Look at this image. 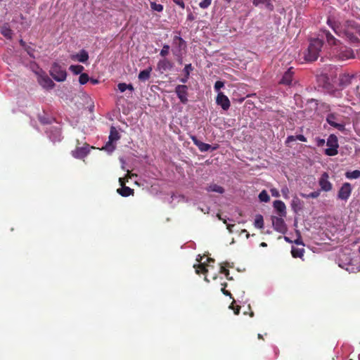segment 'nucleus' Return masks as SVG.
Segmentation results:
<instances>
[{
    "label": "nucleus",
    "instance_id": "obj_22",
    "mask_svg": "<svg viewBox=\"0 0 360 360\" xmlns=\"http://www.w3.org/2000/svg\"><path fill=\"white\" fill-rule=\"evenodd\" d=\"M1 34L8 39H11L13 37V30L8 23H4L0 27Z\"/></svg>",
    "mask_w": 360,
    "mask_h": 360
},
{
    "label": "nucleus",
    "instance_id": "obj_23",
    "mask_svg": "<svg viewBox=\"0 0 360 360\" xmlns=\"http://www.w3.org/2000/svg\"><path fill=\"white\" fill-rule=\"evenodd\" d=\"M323 34L324 35L326 40L329 46H337L340 44V41L336 39L328 30H323Z\"/></svg>",
    "mask_w": 360,
    "mask_h": 360
},
{
    "label": "nucleus",
    "instance_id": "obj_60",
    "mask_svg": "<svg viewBox=\"0 0 360 360\" xmlns=\"http://www.w3.org/2000/svg\"><path fill=\"white\" fill-rule=\"evenodd\" d=\"M257 338H258L259 340H262V338H262V335H260V333H258V334H257Z\"/></svg>",
    "mask_w": 360,
    "mask_h": 360
},
{
    "label": "nucleus",
    "instance_id": "obj_26",
    "mask_svg": "<svg viewBox=\"0 0 360 360\" xmlns=\"http://www.w3.org/2000/svg\"><path fill=\"white\" fill-rule=\"evenodd\" d=\"M153 70L152 67H148L147 69L143 70L139 74V79L141 82H146L149 79L151 72Z\"/></svg>",
    "mask_w": 360,
    "mask_h": 360
},
{
    "label": "nucleus",
    "instance_id": "obj_51",
    "mask_svg": "<svg viewBox=\"0 0 360 360\" xmlns=\"http://www.w3.org/2000/svg\"><path fill=\"white\" fill-rule=\"evenodd\" d=\"M220 271L221 273H224L226 276H228V275L229 274V270L224 267V266H221Z\"/></svg>",
    "mask_w": 360,
    "mask_h": 360
},
{
    "label": "nucleus",
    "instance_id": "obj_32",
    "mask_svg": "<svg viewBox=\"0 0 360 360\" xmlns=\"http://www.w3.org/2000/svg\"><path fill=\"white\" fill-rule=\"evenodd\" d=\"M193 266L195 268V272L197 274H199L200 271L205 274L208 271V269L207 268V266L205 263H200V264H195L193 265Z\"/></svg>",
    "mask_w": 360,
    "mask_h": 360
},
{
    "label": "nucleus",
    "instance_id": "obj_27",
    "mask_svg": "<svg viewBox=\"0 0 360 360\" xmlns=\"http://www.w3.org/2000/svg\"><path fill=\"white\" fill-rule=\"evenodd\" d=\"M291 206L292 210L295 212H297L302 208V202L297 195H295L292 200Z\"/></svg>",
    "mask_w": 360,
    "mask_h": 360
},
{
    "label": "nucleus",
    "instance_id": "obj_20",
    "mask_svg": "<svg viewBox=\"0 0 360 360\" xmlns=\"http://www.w3.org/2000/svg\"><path fill=\"white\" fill-rule=\"evenodd\" d=\"M39 82L43 88H45L46 89H53L56 86L54 82L47 76L41 77L39 80Z\"/></svg>",
    "mask_w": 360,
    "mask_h": 360
},
{
    "label": "nucleus",
    "instance_id": "obj_58",
    "mask_svg": "<svg viewBox=\"0 0 360 360\" xmlns=\"http://www.w3.org/2000/svg\"><path fill=\"white\" fill-rule=\"evenodd\" d=\"M243 233H246V238H248L250 237V234L248 233V232L245 230V229H243L242 231Z\"/></svg>",
    "mask_w": 360,
    "mask_h": 360
},
{
    "label": "nucleus",
    "instance_id": "obj_36",
    "mask_svg": "<svg viewBox=\"0 0 360 360\" xmlns=\"http://www.w3.org/2000/svg\"><path fill=\"white\" fill-rule=\"evenodd\" d=\"M89 80V77L86 73H82L79 78V82L81 84H85Z\"/></svg>",
    "mask_w": 360,
    "mask_h": 360
},
{
    "label": "nucleus",
    "instance_id": "obj_14",
    "mask_svg": "<svg viewBox=\"0 0 360 360\" xmlns=\"http://www.w3.org/2000/svg\"><path fill=\"white\" fill-rule=\"evenodd\" d=\"M294 74L293 68L292 67L288 68V70L283 74L279 83L284 85H291L294 80Z\"/></svg>",
    "mask_w": 360,
    "mask_h": 360
},
{
    "label": "nucleus",
    "instance_id": "obj_56",
    "mask_svg": "<svg viewBox=\"0 0 360 360\" xmlns=\"http://www.w3.org/2000/svg\"><path fill=\"white\" fill-rule=\"evenodd\" d=\"M24 49H25V51H27V53L28 54L31 55L30 51H31L32 49H31L30 46H24Z\"/></svg>",
    "mask_w": 360,
    "mask_h": 360
},
{
    "label": "nucleus",
    "instance_id": "obj_7",
    "mask_svg": "<svg viewBox=\"0 0 360 360\" xmlns=\"http://www.w3.org/2000/svg\"><path fill=\"white\" fill-rule=\"evenodd\" d=\"M271 223H273V227L274 229L281 233H285L288 231L287 225L283 219V217L281 216L271 217Z\"/></svg>",
    "mask_w": 360,
    "mask_h": 360
},
{
    "label": "nucleus",
    "instance_id": "obj_1",
    "mask_svg": "<svg viewBox=\"0 0 360 360\" xmlns=\"http://www.w3.org/2000/svg\"><path fill=\"white\" fill-rule=\"evenodd\" d=\"M327 24L338 37L347 38L352 43L359 41V39L355 35V33L359 30L360 26L356 21L346 20L340 22L328 18Z\"/></svg>",
    "mask_w": 360,
    "mask_h": 360
},
{
    "label": "nucleus",
    "instance_id": "obj_8",
    "mask_svg": "<svg viewBox=\"0 0 360 360\" xmlns=\"http://www.w3.org/2000/svg\"><path fill=\"white\" fill-rule=\"evenodd\" d=\"M352 192V185L349 183H345L338 191V198L347 201L350 198Z\"/></svg>",
    "mask_w": 360,
    "mask_h": 360
},
{
    "label": "nucleus",
    "instance_id": "obj_41",
    "mask_svg": "<svg viewBox=\"0 0 360 360\" xmlns=\"http://www.w3.org/2000/svg\"><path fill=\"white\" fill-rule=\"evenodd\" d=\"M234 303H235V301H233L231 304L230 305V308L232 309L234 311V314L236 315H238L239 313H240V306H234Z\"/></svg>",
    "mask_w": 360,
    "mask_h": 360
},
{
    "label": "nucleus",
    "instance_id": "obj_62",
    "mask_svg": "<svg viewBox=\"0 0 360 360\" xmlns=\"http://www.w3.org/2000/svg\"><path fill=\"white\" fill-rule=\"evenodd\" d=\"M260 246H261V247H266V244L265 243H262L260 244Z\"/></svg>",
    "mask_w": 360,
    "mask_h": 360
},
{
    "label": "nucleus",
    "instance_id": "obj_24",
    "mask_svg": "<svg viewBox=\"0 0 360 360\" xmlns=\"http://www.w3.org/2000/svg\"><path fill=\"white\" fill-rule=\"evenodd\" d=\"M71 58L75 60L85 63L89 59V53L84 49H82L79 53L72 55Z\"/></svg>",
    "mask_w": 360,
    "mask_h": 360
},
{
    "label": "nucleus",
    "instance_id": "obj_29",
    "mask_svg": "<svg viewBox=\"0 0 360 360\" xmlns=\"http://www.w3.org/2000/svg\"><path fill=\"white\" fill-rule=\"evenodd\" d=\"M254 225L258 229H262L264 226L263 217L261 214H257L255 219Z\"/></svg>",
    "mask_w": 360,
    "mask_h": 360
},
{
    "label": "nucleus",
    "instance_id": "obj_53",
    "mask_svg": "<svg viewBox=\"0 0 360 360\" xmlns=\"http://www.w3.org/2000/svg\"><path fill=\"white\" fill-rule=\"evenodd\" d=\"M193 20H194V16L193 15V14L192 13L188 14L187 20L193 21Z\"/></svg>",
    "mask_w": 360,
    "mask_h": 360
},
{
    "label": "nucleus",
    "instance_id": "obj_13",
    "mask_svg": "<svg viewBox=\"0 0 360 360\" xmlns=\"http://www.w3.org/2000/svg\"><path fill=\"white\" fill-rule=\"evenodd\" d=\"M338 57L339 59L347 60L354 58L355 54L352 48L342 46L338 53Z\"/></svg>",
    "mask_w": 360,
    "mask_h": 360
},
{
    "label": "nucleus",
    "instance_id": "obj_35",
    "mask_svg": "<svg viewBox=\"0 0 360 360\" xmlns=\"http://www.w3.org/2000/svg\"><path fill=\"white\" fill-rule=\"evenodd\" d=\"M150 7L152 10L158 12H162L163 11V6L160 4H156L155 2H150Z\"/></svg>",
    "mask_w": 360,
    "mask_h": 360
},
{
    "label": "nucleus",
    "instance_id": "obj_54",
    "mask_svg": "<svg viewBox=\"0 0 360 360\" xmlns=\"http://www.w3.org/2000/svg\"><path fill=\"white\" fill-rule=\"evenodd\" d=\"M127 89L130 90L131 91H134V88L131 84H127Z\"/></svg>",
    "mask_w": 360,
    "mask_h": 360
},
{
    "label": "nucleus",
    "instance_id": "obj_50",
    "mask_svg": "<svg viewBox=\"0 0 360 360\" xmlns=\"http://www.w3.org/2000/svg\"><path fill=\"white\" fill-rule=\"evenodd\" d=\"M297 139L295 138V136L294 135H290V136H288L287 139H286V143H289L290 142H292V141H296Z\"/></svg>",
    "mask_w": 360,
    "mask_h": 360
},
{
    "label": "nucleus",
    "instance_id": "obj_31",
    "mask_svg": "<svg viewBox=\"0 0 360 360\" xmlns=\"http://www.w3.org/2000/svg\"><path fill=\"white\" fill-rule=\"evenodd\" d=\"M345 176L349 179H356L360 178V171L354 170L353 172H347Z\"/></svg>",
    "mask_w": 360,
    "mask_h": 360
},
{
    "label": "nucleus",
    "instance_id": "obj_10",
    "mask_svg": "<svg viewBox=\"0 0 360 360\" xmlns=\"http://www.w3.org/2000/svg\"><path fill=\"white\" fill-rule=\"evenodd\" d=\"M338 117L337 115L334 113H330L326 116V121L332 127L336 128L340 131L345 130V125L344 124H340L338 122Z\"/></svg>",
    "mask_w": 360,
    "mask_h": 360
},
{
    "label": "nucleus",
    "instance_id": "obj_44",
    "mask_svg": "<svg viewBox=\"0 0 360 360\" xmlns=\"http://www.w3.org/2000/svg\"><path fill=\"white\" fill-rule=\"evenodd\" d=\"M289 189L287 186H285L282 188L281 193L283 194V198H289Z\"/></svg>",
    "mask_w": 360,
    "mask_h": 360
},
{
    "label": "nucleus",
    "instance_id": "obj_48",
    "mask_svg": "<svg viewBox=\"0 0 360 360\" xmlns=\"http://www.w3.org/2000/svg\"><path fill=\"white\" fill-rule=\"evenodd\" d=\"M224 287L221 289L223 294H224L225 295H227V296H231V292L229 291L226 290L225 288L227 286V283H224Z\"/></svg>",
    "mask_w": 360,
    "mask_h": 360
},
{
    "label": "nucleus",
    "instance_id": "obj_45",
    "mask_svg": "<svg viewBox=\"0 0 360 360\" xmlns=\"http://www.w3.org/2000/svg\"><path fill=\"white\" fill-rule=\"evenodd\" d=\"M117 89L120 92H124L127 90L126 88V83H119L117 84Z\"/></svg>",
    "mask_w": 360,
    "mask_h": 360
},
{
    "label": "nucleus",
    "instance_id": "obj_64",
    "mask_svg": "<svg viewBox=\"0 0 360 360\" xmlns=\"http://www.w3.org/2000/svg\"><path fill=\"white\" fill-rule=\"evenodd\" d=\"M359 253H360V246H359Z\"/></svg>",
    "mask_w": 360,
    "mask_h": 360
},
{
    "label": "nucleus",
    "instance_id": "obj_19",
    "mask_svg": "<svg viewBox=\"0 0 360 360\" xmlns=\"http://www.w3.org/2000/svg\"><path fill=\"white\" fill-rule=\"evenodd\" d=\"M252 2L255 6L263 5L268 11H272L274 10V4L272 3V0H252Z\"/></svg>",
    "mask_w": 360,
    "mask_h": 360
},
{
    "label": "nucleus",
    "instance_id": "obj_11",
    "mask_svg": "<svg viewBox=\"0 0 360 360\" xmlns=\"http://www.w3.org/2000/svg\"><path fill=\"white\" fill-rule=\"evenodd\" d=\"M216 103L225 111L228 110L231 106L229 98L223 92L218 93L216 98Z\"/></svg>",
    "mask_w": 360,
    "mask_h": 360
},
{
    "label": "nucleus",
    "instance_id": "obj_30",
    "mask_svg": "<svg viewBox=\"0 0 360 360\" xmlns=\"http://www.w3.org/2000/svg\"><path fill=\"white\" fill-rule=\"evenodd\" d=\"M292 255L294 258H302L304 256V249L292 248L291 251Z\"/></svg>",
    "mask_w": 360,
    "mask_h": 360
},
{
    "label": "nucleus",
    "instance_id": "obj_55",
    "mask_svg": "<svg viewBox=\"0 0 360 360\" xmlns=\"http://www.w3.org/2000/svg\"><path fill=\"white\" fill-rule=\"evenodd\" d=\"M188 78V76L185 75L184 77L180 79V82L182 83H186L187 82Z\"/></svg>",
    "mask_w": 360,
    "mask_h": 360
},
{
    "label": "nucleus",
    "instance_id": "obj_63",
    "mask_svg": "<svg viewBox=\"0 0 360 360\" xmlns=\"http://www.w3.org/2000/svg\"><path fill=\"white\" fill-rule=\"evenodd\" d=\"M226 1L227 3H230L231 0H224Z\"/></svg>",
    "mask_w": 360,
    "mask_h": 360
},
{
    "label": "nucleus",
    "instance_id": "obj_2",
    "mask_svg": "<svg viewBox=\"0 0 360 360\" xmlns=\"http://www.w3.org/2000/svg\"><path fill=\"white\" fill-rule=\"evenodd\" d=\"M323 45V41L319 39H311L307 51L304 52V59L309 62L316 60L321 51Z\"/></svg>",
    "mask_w": 360,
    "mask_h": 360
},
{
    "label": "nucleus",
    "instance_id": "obj_9",
    "mask_svg": "<svg viewBox=\"0 0 360 360\" xmlns=\"http://www.w3.org/2000/svg\"><path fill=\"white\" fill-rule=\"evenodd\" d=\"M188 87L184 84H179L175 87V93L179 99L180 102L186 104L188 102Z\"/></svg>",
    "mask_w": 360,
    "mask_h": 360
},
{
    "label": "nucleus",
    "instance_id": "obj_57",
    "mask_svg": "<svg viewBox=\"0 0 360 360\" xmlns=\"http://www.w3.org/2000/svg\"><path fill=\"white\" fill-rule=\"evenodd\" d=\"M20 44L21 45V46H23V47H25L27 46L25 42L22 39L20 40Z\"/></svg>",
    "mask_w": 360,
    "mask_h": 360
},
{
    "label": "nucleus",
    "instance_id": "obj_37",
    "mask_svg": "<svg viewBox=\"0 0 360 360\" xmlns=\"http://www.w3.org/2000/svg\"><path fill=\"white\" fill-rule=\"evenodd\" d=\"M169 49H170V46L169 45H167V44L163 45V46L160 52V55L161 56L165 58V56L169 54Z\"/></svg>",
    "mask_w": 360,
    "mask_h": 360
},
{
    "label": "nucleus",
    "instance_id": "obj_33",
    "mask_svg": "<svg viewBox=\"0 0 360 360\" xmlns=\"http://www.w3.org/2000/svg\"><path fill=\"white\" fill-rule=\"evenodd\" d=\"M70 70L76 75L82 74L84 70V67L81 65H71Z\"/></svg>",
    "mask_w": 360,
    "mask_h": 360
},
{
    "label": "nucleus",
    "instance_id": "obj_49",
    "mask_svg": "<svg viewBox=\"0 0 360 360\" xmlns=\"http://www.w3.org/2000/svg\"><path fill=\"white\" fill-rule=\"evenodd\" d=\"M297 140L305 142L307 141V138L303 134H298L295 136Z\"/></svg>",
    "mask_w": 360,
    "mask_h": 360
},
{
    "label": "nucleus",
    "instance_id": "obj_15",
    "mask_svg": "<svg viewBox=\"0 0 360 360\" xmlns=\"http://www.w3.org/2000/svg\"><path fill=\"white\" fill-rule=\"evenodd\" d=\"M89 153V145L85 143L83 146H77L72 151V155L76 158H83Z\"/></svg>",
    "mask_w": 360,
    "mask_h": 360
},
{
    "label": "nucleus",
    "instance_id": "obj_40",
    "mask_svg": "<svg viewBox=\"0 0 360 360\" xmlns=\"http://www.w3.org/2000/svg\"><path fill=\"white\" fill-rule=\"evenodd\" d=\"M212 4V0H203L200 3V6L202 8H208Z\"/></svg>",
    "mask_w": 360,
    "mask_h": 360
},
{
    "label": "nucleus",
    "instance_id": "obj_6",
    "mask_svg": "<svg viewBox=\"0 0 360 360\" xmlns=\"http://www.w3.org/2000/svg\"><path fill=\"white\" fill-rule=\"evenodd\" d=\"M120 134L116 128L113 126L110 127V134L108 136V141L105 144V147L103 148L105 150H108V152H112L115 146L113 145V142L118 140L120 139Z\"/></svg>",
    "mask_w": 360,
    "mask_h": 360
},
{
    "label": "nucleus",
    "instance_id": "obj_4",
    "mask_svg": "<svg viewBox=\"0 0 360 360\" xmlns=\"http://www.w3.org/2000/svg\"><path fill=\"white\" fill-rule=\"evenodd\" d=\"M173 48L172 54L179 58V62H181V51L186 47V41L180 36H174L172 41Z\"/></svg>",
    "mask_w": 360,
    "mask_h": 360
},
{
    "label": "nucleus",
    "instance_id": "obj_12",
    "mask_svg": "<svg viewBox=\"0 0 360 360\" xmlns=\"http://www.w3.org/2000/svg\"><path fill=\"white\" fill-rule=\"evenodd\" d=\"M328 179L329 176L328 173L323 172L319 180V185L321 191H323L324 192H329V191H331L332 189V184L328 181Z\"/></svg>",
    "mask_w": 360,
    "mask_h": 360
},
{
    "label": "nucleus",
    "instance_id": "obj_21",
    "mask_svg": "<svg viewBox=\"0 0 360 360\" xmlns=\"http://www.w3.org/2000/svg\"><path fill=\"white\" fill-rule=\"evenodd\" d=\"M354 75H350L349 74H343L340 76L339 84L342 88H345L352 83Z\"/></svg>",
    "mask_w": 360,
    "mask_h": 360
},
{
    "label": "nucleus",
    "instance_id": "obj_5",
    "mask_svg": "<svg viewBox=\"0 0 360 360\" xmlns=\"http://www.w3.org/2000/svg\"><path fill=\"white\" fill-rule=\"evenodd\" d=\"M326 145L328 147L325 150V154L328 156H333L338 153V139L335 134H330L326 141Z\"/></svg>",
    "mask_w": 360,
    "mask_h": 360
},
{
    "label": "nucleus",
    "instance_id": "obj_47",
    "mask_svg": "<svg viewBox=\"0 0 360 360\" xmlns=\"http://www.w3.org/2000/svg\"><path fill=\"white\" fill-rule=\"evenodd\" d=\"M176 4L179 6L181 8H185V4L183 0H172Z\"/></svg>",
    "mask_w": 360,
    "mask_h": 360
},
{
    "label": "nucleus",
    "instance_id": "obj_18",
    "mask_svg": "<svg viewBox=\"0 0 360 360\" xmlns=\"http://www.w3.org/2000/svg\"><path fill=\"white\" fill-rule=\"evenodd\" d=\"M173 66V63L166 58L160 60L157 65L158 69L162 72L170 70L171 69H172Z\"/></svg>",
    "mask_w": 360,
    "mask_h": 360
},
{
    "label": "nucleus",
    "instance_id": "obj_39",
    "mask_svg": "<svg viewBox=\"0 0 360 360\" xmlns=\"http://www.w3.org/2000/svg\"><path fill=\"white\" fill-rule=\"evenodd\" d=\"M319 195H320V191H312L309 194H301V195L303 198H319Z\"/></svg>",
    "mask_w": 360,
    "mask_h": 360
},
{
    "label": "nucleus",
    "instance_id": "obj_17",
    "mask_svg": "<svg viewBox=\"0 0 360 360\" xmlns=\"http://www.w3.org/2000/svg\"><path fill=\"white\" fill-rule=\"evenodd\" d=\"M273 207L276 210L278 214L281 217H286V205L284 202L281 200H276L273 202Z\"/></svg>",
    "mask_w": 360,
    "mask_h": 360
},
{
    "label": "nucleus",
    "instance_id": "obj_42",
    "mask_svg": "<svg viewBox=\"0 0 360 360\" xmlns=\"http://www.w3.org/2000/svg\"><path fill=\"white\" fill-rule=\"evenodd\" d=\"M224 86V82L222 81H217L214 84V89L216 91H219V90Z\"/></svg>",
    "mask_w": 360,
    "mask_h": 360
},
{
    "label": "nucleus",
    "instance_id": "obj_43",
    "mask_svg": "<svg viewBox=\"0 0 360 360\" xmlns=\"http://www.w3.org/2000/svg\"><path fill=\"white\" fill-rule=\"evenodd\" d=\"M191 70H192V66H191V63L186 64V65L184 66V72H185V75L188 76V75H189V73H190V72H191Z\"/></svg>",
    "mask_w": 360,
    "mask_h": 360
},
{
    "label": "nucleus",
    "instance_id": "obj_28",
    "mask_svg": "<svg viewBox=\"0 0 360 360\" xmlns=\"http://www.w3.org/2000/svg\"><path fill=\"white\" fill-rule=\"evenodd\" d=\"M208 192H217V193H223L224 189L223 187L218 186L217 184H211L207 188Z\"/></svg>",
    "mask_w": 360,
    "mask_h": 360
},
{
    "label": "nucleus",
    "instance_id": "obj_34",
    "mask_svg": "<svg viewBox=\"0 0 360 360\" xmlns=\"http://www.w3.org/2000/svg\"><path fill=\"white\" fill-rule=\"evenodd\" d=\"M260 201L267 202L269 200V195L267 194L265 190H262L258 195Z\"/></svg>",
    "mask_w": 360,
    "mask_h": 360
},
{
    "label": "nucleus",
    "instance_id": "obj_16",
    "mask_svg": "<svg viewBox=\"0 0 360 360\" xmlns=\"http://www.w3.org/2000/svg\"><path fill=\"white\" fill-rule=\"evenodd\" d=\"M190 138L193 141V144L198 146V150H200L201 152L208 151L212 148V146L210 144L204 143L200 140H198V137L192 135L190 136Z\"/></svg>",
    "mask_w": 360,
    "mask_h": 360
},
{
    "label": "nucleus",
    "instance_id": "obj_25",
    "mask_svg": "<svg viewBox=\"0 0 360 360\" xmlns=\"http://www.w3.org/2000/svg\"><path fill=\"white\" fill-rule=\"evenodd\" d=\"M117 192L124 198H127V196H133L134 195V190L131 189L129 187L126 186H121L120 188L117 190Z\"/></svg>",
    "mask_w": 360,
    "mask_h": 360
},
{
    "label": "nucleus",
    "instance_id": "obj_61",
    "mask_svg": "<svg viewBox=\"0 0 360 360\" xmlns=\"http://www.w3.org/2000/svg\"><path fill=\"white\" fill-rule=\"evenodd\" d=\"M207 262H214V260L213 259H212V258H208L207 259Z\"/></svg>",
    "mask_w": 360,
    "mask_h": 360
},
{
    "label": "nucleus",
    "instance_id": "obj_59",
    "mask_svg": "<svg viewBox=\"0 0 360 360\" xmlns=\"http://www.w3.org/2000/svg\"><path fill=\"white\" fill-rule=\"evenodd\" d=\"M91 82L94 84H97L98 82L97 79H91Z\"/></svg>",
    "mask_w": 360,
    "mask_h": 360
},
{
    "label": "nucleus",
    "instance_id": "obj_38",
    "mask_svg": "<svg viewBox=\"0 0 360 360\" xmlns=\"http://www.w3.org/2000/svg\"><path fill=\"white\" fill-rule=\"evenodd\" d=\"M129 179H130V172L128 171V174H127L126 176L123 177V178H119V184L120 185V186H126V182H127L129 181Z\"/></svg>",
    "mask_w": 360,
    "mask_h": 360
},
{
    "label": "nucleus",
    "instance_id": "obj_52",
    "mask_svg": "<svg viewBox=\"0 0 360 360\" xmlns=\"http://www.w3.org/2000/svg\"><path fill=\"white\" fill-rule=\"evenodd\" d=\"M325 143V140L323 139H319L317 140V146H323Z\"/></svg>",
    "mask_w": 360,
    "mask_h": 360
},
{
    "label": "nucleus",
    "instance_id": "obj_46",
    "mask_svg": "<svg viewBox=\"0 0 360 360\" xmlns=\"http://www.w3.org/2000/svg\"><path fill=\"white\" fill-rule=\"evenodd\" d=\"M270 192L271 193V196H274V198H279L280 193L276 188L270 190Z\"/></svg>",
    "mask_w": 360,
    "mask_h": 360
},
{
    "label": "nucleus",
    "instance_id": "obj_3",
    "mask_svg": "<svg viewBox=\"0 0 360 360\" xmlns=\"http://www.w3.org/2000/svg\"><path fill=\"white\" fill-rule=\"evenodd\" d=\"M50 75L58 82H64L67 78V71L58 63H53L49 70Z\"/></svg>",
    "mask_w": 360,
    "mask_h": 360
}]
</instances>
